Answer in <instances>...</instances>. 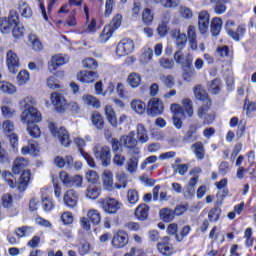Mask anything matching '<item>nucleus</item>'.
<instances>
[{"instance_id": "f257e3e1", "label": "nucleus", "mask_w": 256, "mask_h": 256, "mask_svg": "<svg viewBox=\"0 0 256 256\" xmlns=\"http://www.w3.org/2000/svg\"><path fill=\"white\" fill-rule=\"evenodd\" d=\"M20 121L26 125L30 137H41V129L35 123H41L43 117L37 108H26L20 114Z\"/></svg>"}, {"instance_id": "f03ea898", "label": "nucleus", "mask_w": 256, "mask_h": 256, "mask_svg": "<svg viewBox=\"0 0 256 256\" xmlns=\"http://www.w3.org/2000/svg\"><path fill=\"white\" fill-rule=\"evenodd\" d=\"M0 30L4 35L12 31V35L15 38H19L23 35V28L19 27V14H17V11L11 10L8 17L2 19Z\"/></svg>"}, {"instance_id": "7ed1b4c3", "label": "nucleus", "mask_w": 256, "mask_h": 256, "mask_svg": "<svg viewBox=\"0 0 256 256\" xmlns=\"http://www.w3.org/2000/svg\"><path fill=\"white\" fill-rule=\"evenodd\" d=\"M3 177L6 183H8L9 187H11L12 189H18V191H25V189H27V185H29V181H31V171H24L19 177L18 182H15L13 181V179H11L13 177V174H11V172H4Z\"/></svg>"}, {"instance_id": "20e7f679", "label": "nucleus", "mask_w": 256, "mask_h": 256, "mask_svg": "<svg viewBox=\"0 0 256 256\" xmlns=\"http://www.w3.org/2000/svg\"><path fill=\"white\" fill-rule=\"evenodd\" d=\"M98 203L101 209L104 210V213H108V215L117 214L121 207H123V203L109 196L101 198Z\"/></svg>"}, {"instance_id": "39448f33", "label": "nucleus", "mask_w": 256, "mask_h": 256, "mask_svg": "<svg viewBox=\"0 0 256 256\" xmlns=\"http://www.w3.org/2000/svg\"><path fill=\"white\" fill-rule=\"evenodd\" d=\"M49 131L52 133L53 137H56L61 145L64 147H69L71 145V139L69 138V132L65 128H57L55 123H49Z\"/></svg>"}, {"instance_id": "423d86ee", "label": "nucleus", "mask_w": 256, "mask_h": 256, "mask_svg": "<svg viewBox=\"0 0 256 256\" xmlns=\"http://www.w3.org/2000/svg\"><path fill=\"white\" fill-rule=\"evenodd\" d=\"M59 177L64 187H83V177L81 175L70 176L67 172L62 171L60 172Z\"/></svg>"}, {"instance_id": "0eeeda50", "label": "nucleus", "mask_w": 256, "mask_h": 256, "mask_svg": "<svg viewBox=\"0 0 256 256\" xmlns=\"http://www.w3.org/2000/svg\"><path fill=\"white\" fill-rule=\"evenodd\" d=\"M93 151L96 159H100L104 167H107L111 163V150L108 146L97 144L93 148Z\"/></svg>"}, {"instance_id": "6e6552de", "label": "nucleus", "mask_w": 256, "mask_h": 256, "mask_svg": "<svg viewBox=\"0 0 256 256\" xmlns=\"http://www.w3.org/2000/svg\"><path fill=\"white\" fill-rule=\"evenodd\" d=\"M50 101L57 113H65L67 111V99L61 92H53L50 95Z\"/></svg>"}, {"instance_id": "1a4fd4ad", "label": "nucleus", "mask_w": 256, "mask_h": 256, "mask_svg": "<svg viewBox=\"0 0 256 256\" xmlns=\"http://www.w3.org/2000/svg\"><path fill=\"white\" fill-rule=\"evenodd\" d=\"M135 49V43L131 39H123L121 40L116 47V55L117 57H127V55H131V53Z\"/></svg>"}, {"instance_id": "9d476101", "label": "nucleus", "mask_w": 256, "mask_h": 256, "mask_svg": "<svg viewBox=\"0 0 256 256\" xmlns=\"http://www.w3.org/2000/svg\"><path fill=\"white\" fill-rule=\"evenodd\" d=\"M165 111V106L163 101L159 98H152L148 101V106L146 109L147 115L151 117H157V115H161Z\"/></svg>"}, {"instance_id": "9b49d317", "label": "nucleus", "mask_w": 256, "mask_h": 256, "mask_svg": "<svg viewBox=\"0 0 256 256\" xmlns=\"http://www.w3.org/2000/svg\"><path fill=\"white\" fill-rule=\"evenodd\" d=\"M63 203L68 209H77L79 207V193L73 189L67 190L63 195Z\"/></svg>"}, {"instance_id": "f8f14e48", "label": "nucleus", "mask_w": 256, "mask_h": 256, "mask_svg": "<svg viewBox=\"0 0 256 256\" xmlns=\"http://www.w3.org/2000/svg\"><path fill=\"white\" fill-rule=\"evenodd\" d=\"M120 142L122 145L126 147V149H130L132 151V155H139L141 151L137 147V139H135V132H130L129 135L122 136L120 138Z\"/></svg>"}, {"instance_id": "ddd939ff", "label": "nucleus", "mask_w": 256, "mask_h": 256, "mask_svg": "<svg viewBox=\"0 0 256 256\" xmlns=\"http://www.w3.org/2000/svg\"><path fill=\"white\" fill-rule=\"evenodd\" d=\"M6 64L8 70L15 75L19 71V56L13 50H9L6 54Z\"/></svg>"}, {"instance_id": "4468645a", "label": "nucleus", "mask_w": 256, "mask_h": 256, "mask_svg": "<svg viewBox=\"0 0 256 256\" xmlns=\"http://www.w3.org/2000/svg\"><path fill=\"white\" fill-rule=\"evenodd\" d=\"M174 61L182 65V69L193 66V56L191 54H183L181 50L175 52Z\"/></svg>"}, {"instance_id": "2eb2a0df", "label": "nucleus", "mask_w": 256, "mask_h": 256, "mask_svg": "<svg viewBox=\"0 0 256 256\" xmlns=\"http://www.w3.org/2000/svg\"><path fill=\"white\" fill-rule=\"evenodd\" d=\"M70 57L67 54H56L52 56L51 62L49 65V70L50 71H55L57 67H63V65H67L70 61Z\"/></svg>"}, {"instance_id": "dca6fc26", "label": "nucleus", "mask_w": 256, "mask_h": 256, "mask_svg": "<svg viewBox=\"0 0 256 256\" xmlns=\"http://www.w3.org/2000/svg\"><path fill=\"white\" fill-rule=\"evenodd\" d=\"M210 107L211 104L204 103V105L198 109V117L205 120L208 125H211V123L215 121V114L209 110Z\"/></svg>"}, {"instance_id": "f3484780", "label": "nucleus", "mask_w": 256, "mask_h": 256, "mask_svg": "<svg viewBox=\"0 0 256 256\" xmlns=\"http://www.w3.org/2000/svg\"><path fill=\"white\" fill-rule=\"evenodd\" d=\"M127 243H129V236L123 230L118 231L112 239V245L116 249H122Z\"/></svg>"}, {"instance_id": "a211bd4d", "label": "nucleus", "mask_w": 256, "mask_h": 256, "mask_svg": "<svg viewBox=\"0 0 256 256\" xmlns=\"http://www.w3.org/2000/svg\"><path fill=\"white\" fill-rule=\"evenodd\" d=\"M77 79L80 83H95L99 79V74L95 71H80L77 73Z\"/></svg>"}, {"instance_id": "6ab92c4d", "label": "nucleus", "mask_w": 256, "mask_h": 256, "mask_svg": "<svg viewBox=\"0 0 256 256\" xmlns=\"http://www.w3.org/2000/svg\"><path fill=\"white\" fill-rule=\"evenodd\" d=\"M198 29L202 35L209 31V12L202 11L198 15Z\"/></svg>"}, {"instance_id": "aec40b11", "label": "nucleus", "mask_w": 256, "mask_h": 256, "mask_svg": "<svg viewBox=\"0 0 256 256\" xmlns=\"http://www.w3.org/2000/svg\"><path fill=\"white\" fill-rule=\"evenodd\" d=\"M172 39H175V45L179 51L185 49V45H187V35L185 33H181L179 29H174L172 31Z\"/></svg>"}, {"instance_id": "412c9836", "label": "nucleus", "mask_w": 256, "mask_h": 256, "mask_svg": "<svg viewBox=\"0 0 256 256\" xmlns=\"http://www.w3.org/2000/svg\"><path fill=\"white\" fill-rule=\"evenodd\" d=\"M169 237L165 236L162 241L157 244V249L162 255L170 256L174 253L173 245L169 244Z\"/></svg>"}, {"instance_id": "4be33fe9", "label": "nucleus", "mask_w": 256, "mask_h": 256, "mask_svg": "<svg viewBox=\"0 0 256 256\" xmlns=\"http://www.w3.org/2000/svg\"><path fill=\"white\" fill-rule=\"evenodd\" d=\"M81 102L86 107H93V109L101 108V101H99V98H97L91 94H84L81 97Z\"/></svg>"}, {"instance_id": "5701e85b", "label": "nucleus", "mask_w": 256, "mask_h": 256, "mask_svg": "<svg viewBox=\"0 0 256 256\" xmlns=\"http://www.w3.org/2000/svg\"><path fill=\"white\" fill-rule=\"evenodd\" d=\"M29 166V160L25 159L24 157H18L14 160L12 171L15 175H19L25 167Z\"/></svg>"}, {"instance_id": "b1692460", "label": "nucleus", "mask_w": 256, "mask_h": 256, "mask_svg": "<svg viewBox=\"0 0 256 256\" xmlns=\"http://www.w3.org/2000/svg\"><path fill=\"white\" fill-rule=\"evenodd\" d=\"M194 95L198 101H203L206 105H211V99H209V96L207 95V92L201 85H197L194 88Z\"/></svg>"}, {"instance_id": "393cba45", "label": "nucleus", "mask_w": 256, "mask_h": 256, "mask_svg": "<svg viewBox=\"0 0 256 256\" xmlns=\"http://www.w3.org/2000/svg\"><path fill=\"white\" fill-rule=\"evenodd\" d=\"M11 104V101L8 99H4L2 101L1 113L6 119H11V117L16 113L15 109L11 107Z\"/></svg>"}, {"instance_id": "a878e982", "label": "nucleus", "mask_w": 256, "mask_h": 256, "mask_svg": "<svg viewBox=\"0 0 256 256\" xmlns=\"http://www.w3.org/2000/svg\"><path fill=\"white\" fill-rule=\"evenodd\" d=\"M134 215L138 221H145L147 217H149V207L147 204L138 205L135 209Z\"/></svg>"}, {"instance_id": "bb28decb", "label": "nucleus", "mask_w": 256, "mask_h": 256, "mask_svg": "<svg viewBox=\"0 0 256 256\" xmlns=\"http://www.w3.org/2000/svg\"><path fill=\"white\" fill-rule=\"evenodd\" d=\"M246 32L247 29L245 28V25H239L236 32L231 29L227 30L229 37H231L234 41H240L241 37H245Z\"/></svg>"}, {"instance_id": "cd10ccee", "label": "nucleus", "mask_w": 256, "mask_h": 256, "mask_svg": "<svg viewBox=\"0 0 256 256\" xmlns=\"http://www.w3.org/2000/svg\"><path fill=\"white\" fill-rule=\"evenodd\" d=\"M223 27V20L219 17L213 18L210 24V31L214 37L219 36Z\"/></svg>"}, {"instance_id": "c85d7f7f", "label": "nucleus", "mask_w": 256, "mask_h": 256, "mask_svg": "<svg viewBox=\"0 0 256 256\" xmlns=\"http://www.w3.org/2000/svg\"><path fill=\"white\" fill-rule=\"evenodd\" d=\"M86 199H90L91 201H95L99 199L101 195V187L97 186H88L85 192Z\"/></svg>"}, {"instance_id": "c756f323", "label": "nucleus", "mask_w": 256, "mask_h": 256, "mask_svg": "<svg viewBox=\"0 0 256 256\" xmlns=\"http://www.w3.org/2000/svg\"><path fill=\"white\" fill-rule=\"evenodd\" d=\"M22 155H37L39 153V144L35 141L29 142L27 146H24L21 150Z\"/></svg>"}, {"instance_id": "7c9ffc66", "label": "nucleus", "mask_w": 256, "mask_h": 256, "mask_svg": "<svg viewBox=\"0 0 256 256\" xmlns=\"http://www.w3.org/2000/svg\"><path fill=\"white\" fill-rule=\"evenodd\" d=\"M0 91L4 93V95H15V93H17V86L11 82L2 81Z\"/></svg>"}, {"instance_id": "2f4dec72", "label": "nucleus", "mask_w": 256, "mask_h": 256, "mask_svg": "<svg viewBox=\"0 0 256 256\" xmlns=\"http://www.w3.org/2000/svg\"><path fill=\"white\" fill-rule=\"evenodd\" d=\"M102 179L104 189H106V191H111V189H113V172L105 170Z\"/></svg>"}, {"instance_id": "473e14b6", "label": "nucleus", "mask_w": 256, "mask_h": 256, "mask_svg": "<svg viewBox=\"0 0 256 256\" xmlns=\"http://www.w3.org/2000/svg\"><path fill=\"white\" fill-rule=\"evenodd\" d=\"M191 149L196 155V158L200 161H203L205 159V146L201 142H196L191 146Z\"/></svg>"}, {"instance_id": "72a5a7b5", "label": "nucleus", "mask_w": 256, "mask_h": 256, "mask_svg": "<svg viewBox=\"0 0 256 256\" xmlns=\"http://www.w3.org/2000/svg\"><path fill=\"white\" fill-rule=\"evenodd\" d=\"M18 11L24 19H31V17H33V10L31 9V6L25 2L19 3Z\"/></svg>"}, {"instance_id": "f704fd0d", "label": "nucleus", "mask_w": 256, "mask_h": 256, "mask_svg": "<svg viewBox=\"0 0 256 256\" xmlns=\"http://www.w3.org/2000/svg\"><path fill=\"white\" fill-rule=\"evenodd\" d=\"M104 111H105V116H106V119L108 120V123H110L112 127H116L117 115L115 114V110L113 109V107L107 105Z\"/></svg>"}, {"instance_id": "c9c22d12", "label": "nucleus", "mask_w": 256, "mask_h": 256, "mask_svg": "<svg viewBox=\"0 0 256 256\" xmlns=\"http://www.w3.org/2000/svg\"><path fill=\"white\" fill-rule=\"evenodd\" d=\"M160 219L166 223H171L175 219V212L171 208H162L159 211Z\"/></svg>"}, {"instance_id": "e433bc0d", "label": "nucleus", "mask_w": 256, "mask_h": 256, "mask_svg": "<svg viewBox=\"0 0 256 256\" xmlns=\"http://www.w3.org/2000/svg\"><path fill=\"white\" fill-rule=\"evenodd\" d=\"M130 107L138 115H143V113H145V109H147V106L145 105V102H143L141 100H137V99H134L131 102Z\"/></svg>"}, {"instance_id": "4c0bfd02", "label": "nucleus", "mask_w": 256, "mask_h": 256, "mask_svg": "<svg viewBox=\"0 0 256 256\" xmlns=\"http://www.w3.org/2000/svg\"><path fill=\"white\" fill-rule=\"evenodd\" d=\"M87 218L89 219L90 223H92V225H99V223H101V212L96 209H90L87 212Z\"/></svg>"}, {"instance_id": "58836bf2", "label": "nucleus", "mask_w": 256, "mask_h": 256, "mask_svg": "<svg viewBox=\"0 0 256 256\" xmlns=\"http://www.w3.org/2000/svg\"><path fill=\"white\" fill-rule=\"evenodd\" d=\"M115 33V30H113V27L111 26H105L102 33L99 36L100 43H107L111 37H113V34Z\"/></svg>"}, {"instance_id": "ea45409f", "label": "nucleus", "mask_w": 256, "mask_h": 256, "mask_svg": "<svg viewBox=\"0 0 256 256\" xmlns=\"http://www.w3.org/2000/svg\"><path fill=\"white\" fill-rule=\"evenodd\" d=\"M137 139L140 143H147L149 141V134H147V129L143 124L137 125Z\"/></svg>"}, {"instance_id": "a19ab883", "label": "nucleus", "mask_w": 256, "mask_h": 256, "mask_svg": "<svg viewBox=\"0 0 256 256\" xmlns=\"http://www.w3.org/2000/svg\"><path fill=\"white\" fill-rule=\"evenodd\" d=\"M116 179L118 183H120L115 185L116 189H122V188L125 189V187H127V183L129 179V176L127 175V173L125 172L116 173Z\"/></svg>"}, {"instance_id": "79ce46f5", "label": "nucleus", "mask_w": 256, "mask_h": 256, "mask_svg": "<svg viewBox=\"0 0 256 256\" xmlns=\"http://www.w3.org/2000/svg\"><path fill=\"white\" fill-rule=\"evenodd\" d=\"M191 139H193V141H197V124L190 125L188 131L184 135L183 141L187 143Z\"/></svg>"}, {"instance_id": "37998d69", "label": "nucleus", "mask_w": 256, "mask_h": 256, "mask_svg": "<svg viewBox=\"0 0 256 256\" xmlns=\"http://www.w3.org/2000/svg\"><path fill=\"white\" fill-rule=\"evenodd\" d=\"M183 71V79L188 83H191V81H193L195 77H197V71L195 70V68H193V66L183 68Z\"/></svg>"}, {"instance_id": "c03bdc74", "label": "nucleus", "mask_w": 256, "mask_h": 256, "mask_svg": "<svg viewBox=\"0 0 256 256\" xmlns=\"http://www.w3.org/2000/svg\"><path fill=\"white\" fill-rule=\"evenodd\" d=\"M138 167H139V158L137 157H131L126 162V170L128 171V173H131L132 175L134 173H137Z\"/></svg>"}, {"instance_id": "a18cd8bd", "label": "nucleus", "mask_w": 256, "mask_h": 256, "mask_svg": "<svg viewBox=\"0 0 256 256\" xmlns=\"http://www.w3.org/2000/svg\"><path fill=\"white\" fill-rule=\"evenodd\" d=\"M153 59V49L144 48L139 61L142 65H147Z\"/></svg>"}, {"instance_id": "49530a36", "label": "nucleus", "mask_w": 256, "mask_h": 256, "mask_svg": "<svg viewBox=\"0 0 256 256\" xmlns=\"http://www.w3.org/2000/svg\"><path fill=\"white\" fill-rule=\"evenodd\" d=\"M35 229L31 226H22L19 228H16L15 233L17 237H29L30 235H33Z\"/></svg>"}, {"instance_id": "de8ad7c7", "label": "nucleus", "mask_w": 256, "mask_h": 256, "mask_svg": "<svg viewBox=\"0 0 256 256\" xmlns=\"http://www.w3.org/2000/svg\"><path fill=\"white\" fill-rule=\"evenodd\" d=\"M19 105L23 109L35 108L34 105H37V100L33 96H26L19 102Z\"/></svg>"}, {"instance_id": "09e8293b", "label": "nucleus", "mask_w": 256, "mask_h": 256, "mask_svg": "<svg viewBox=\"0 0 256 256\" xmlns=\"http://www.w3.org/2000/svg\"><path fill=\"white\" fill-rule=\"evenodd\" d=\"M153 19H155L153 11H151L149 8H145L142 11V22L144 25H151L153 23Z\"/></svg>"}, {"instance_id": "8fccbe9b", "label": "nucleus", "mask_w": 256, "mask_h": 256, "mask_svg": "<svg viewBox=\"0 0 256 256\" xmlns=\"http://www.w3.org/2000/svg\"><path fill=\"white\" fill-rule=\"evenodd\" d=\"M128 83L130 87H132L133 89H137V87L141 85V75L135 72L131 73L128 76Z\"/></svg>"}, {"instance_id": "3c124183", "label": "nucleus", "mask_w": 256, "mask_h": 256, "mask_svg": "<svg viewBox=\"0 0 256 256\" xmlns=\"http://www.w3.org/2000/svg\"><path fill=\"white\" fill-rule=\"evenodd\" d=\"M29 42L31 43L32 49L34 51H41L43 49V44L35 34L29 35Z\"/></svg>"}, {"instance_id": "603ef678", "label": "nucleus", "mask_w": 256, "mask_h": 256, "mask_svg": "<svg viewBox=\"0 0 256 256\" xmlns=\"http://www.w3.org/2000/svg\"><path fill=\"white\" fill-rule=\"evenodd\" d=\"M127 199L130 205H137L139 203V192L136 189H129Z\"/></svg>"}, {"instance_id": "864d4df0", "label": "nucleus", "mask_w": 256, "mask_h": 256, "mask_svg": "<svg viewBox=\"0 0 256 256\" xmlns=\"http://www.w3.org/2000/svg\"><path fill=\"white\" fill-rule=\"evenodd\" d=\"M82 66L84 67V69L95 70L97 69V67H99V63L94 58L88 57L82 60Z\"/></svg>"}, {"instance_id": "5fc2aeb1", "label": "nucleus", "mask_w": 256, "mask_h": 256, "mask_svg": "<svg viewBox=\"0 0 256 256\" xmlns=\"http://www.w3.org/2000/svg\"><path fill=\"white\" fill-rule=\"evenodd\" d=\"M171 113L173 117H185V110L183 107L177 103H173L170 105Z\"/></svg>"}, {"instance_id": "6e6d98bb", "label": "nucleus", "mask_w": 256, "mask_h": 256, "mask_svg": "<svg viewBox=\"0 0 256 256\" xmlns=\"http://www.w3.org/2000/svg\"><path fill=\"white\" fill-rule=\"evenodd\" d=\"M160 81L165 85V87H168V89L175 87V77H173V75H162L160 76Z\"/></svg>"}, {"instance_id": "4d7b16f0", "label": "nucleus", "mask_w": 256, "mask_h": 256, "mask_svg": "<svg viewBox=\"0 0 256 256\" xmlns=\"http://www.w3.org/2000/svg\"><path fill=\"white\" fill-rule=\"evenodd\" d=\"M182 109L186 111L188 117H193V101L189 98H185L182 100Z\"/></svg>"}, {"instance_id": "13d9d810", "label": "nucleus", "mask_w": 256, "mask_h": 256, "mask_svg": "<svg viewBox=\"0 0 256 256\" xmlns=\"http://www.w3.org/2000/svg\"><path fill=\"white\" fill-rule=\"evenodd\" d=\"M123 22V15L116 14L114 15L112 21L110 24H108V27H112L113 31H117L121 27V23Z\"/></svg>"}, {"instance_id": "bf43d9fd", "label": "nucleus", "mask_w": 256, "mask_h": 256, "mask_svg": "<svg viewBox=\"0 0 256 256\" xmlns=\"http://www.w3.org/2000/svg\"><path fill=\"white\" fill-rule=\"evenodd\" d=\"M216 187L219 189L218 195L222 193V199L225 198L226 195H229V190L225 189V187H227V179L224 178L217 182Z\"/></svg>"}, {"instance_id": "052dcab7", "label": "nucleus", "mask_w": 256, "mask_h": 256, "mask_svg": "<svg viewBox=\"0 0 256 256\" xmlns=\"http://www.w3.org/2000/svg\"><path fill=\"white\" fill-rule=\"evenodd\" d=\"M208 91H210L212 95H217V93L221 91V80L214 79L209 85Z\"/></svg>"}, {"instance_id": "680f3d73", "label": "nucleus", "mask_w": 256, "mask_h": 256, "mask_svg": "<svg viewBox=\"0 0 256 256\" xmlns=\"http://www.w3.org/2000/svg\"><path fill=\"white\" fill-rule=\"evenodd\" d=\"M92 123L93 125H95L98 129H102L104 126V122H103V116H101V114H99L98 112H94L92 114Z\"/></svg>"}, {"instance_id": "e2e57ef3", "label": "nucleus", "mask_w": 256, "mask_h": 256, "mask_svg": "<svg viewBox=\"0 0 256 256\" xmlns=\"http://www.w3.org/2000/svg\"><path fill=\"white\" fill-rule=\"evenodd\" d=\"M17 81L18 85H27V82L29 81V72L26 70H22L17 75Z\"/></svg>"}, {"instance_id": "0e129e2a", "label": "nucleus", "mask_w": 256, "mask_h": 256, "mask_svg": "<svg viewBox=\"0 0 256 256\" xmlns=\"http://www.w3.org/2000/svg\"><path fill=\"white\" fill-rule=\"evenodd\" d=\"M46 85L48 89H61V85H59V82L57 81V78L55 76H50L46 80Z\"/></svg>"}, {"instance_id": "69168bd1", "label": "nucleus", "mask_w": 256, "mask_h": 256, "mask_svg": "<svg viewBox=\"0 0 256 256\" xmlns=\"http://www.w3.org/2000/svg\"><path fill=\"white\" fill-rule=\"evenodd\" d=\"M221 217V210L220 208H213L208 213V219L209 221H213L214 223H217V220Z\"/></svg>"}, {"instance_id": "338daca9", "label": "nucleus", "mask_w": 256, "mask_h": 256, "mask_svg": "<svg viewBox=\"0 0 256 256\" xmlns=\"http://www.w3.org/2000/svg\"><path fill=\"white\" fill-rule=\"evenodd\" d=\"M86 181L93 184L97 183L99 181V174L95 170H89L86 172Z\"/></svg>"}, {"instance_id": "774afa93", "label": "nucleus", "mask_w": 256, "mask_h": 256, "mask_svg": "<svg viewBox=\"0 0 256 256\" xmlns=\"http://www.w3.org/2000/svg\"><path fill=\"white\" fill-rule=\"evenodd\" d=\"M4 133H13L15 131V123L11 120H6L2 123Z\"/></svg>"}]
</instances>
